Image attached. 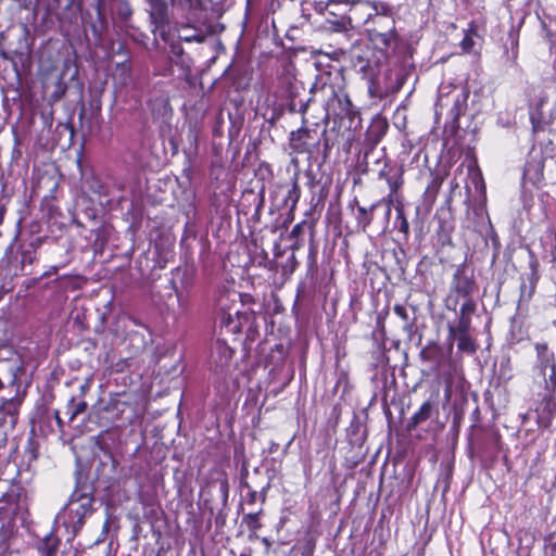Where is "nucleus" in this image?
I'll list each match as a JSON object with an SVG mask.
<instances>
[{
  "label": "nucleus",
  "mask_w": 556,
  "mask_h": 556,
  "mask_svg": "<svg viewBox=\"0 0 556 556\" xmlns=\"http://www.w3.org/2000/svg\"><path fill=\"white\" fill-rule=\"evenodd\" d=\"M534 349L536 362L532 368V380L543 389V393H538L534 412L538 425L547 428L556 415V361L546 343H535Z\"/></svg>",
  "instance_id": "1"
},
{
  "label": "nucleus",
  "mask_w": 556,
  "mask_h": 556,
  "mask_svg": "<svg viewBox=\"0 0 556 556\" xmlns=\"http://www.w3.org/2000/svg\"><path fill=\"white\" fill-rule=\"evenodd\" d=\"M93 513V495L90 490L76 489L70 496L62 514L59 515L68 528L77 532L85 523L86 518Z\"/></svg>",
  "instance_id": "2"
},
{
  "label": "nucleus",
  "mask_w": 556,
  "mask_h": 556,
  "mask_svg": "<svg viewBox=\"0 0 556 556\" xmlns=\"http://www.w3.org/2000/svg\"><path fill=\"white\" fill-rule=\"evenodd\" d=\"M336 5H345L350 8V14L348 17L342 16L341 18L337 20L333 23L336 30L345 29L346 20L350 23L361 22V20L363 18L362 16H358V11H365L367 13V16H371L372 14H375L379 21L388 20L387 17L379 16L377 7L368 0H327L326 2L319 1L315 4V9L318 12H324L328 11L329 8Z\"/></svg>",
  "instance_id": "3"
},
{
  "label": "nucleus",
  "mask_w": 556,
  "mask_h": 556,
  "mask_svg": "<svg viewBox=\"0 0 556 556\" xmlns=\"http://www.w3.org/2000/svg\"><path fill=\"white\" fill-rule=\"evenodd\" d=\"M330 94L326 101L327 117L353 119L357 114L356 108L352 104L349 96L343 90H334L329 87Z\"/></svg>",
  "instance_id": "4"
},
{
  "label": "nucleus",
  "mask_w": 556,
  "mask_h": 556,
  "mask_svg": "<svg viewBox=\"0 0 556 556\" xmlns=\"http://www.w3.org/2000/svg\"><path fill=\"white\" fill-rule=\"evenodd\" d=\"M25 508V495L20 489H11L0 497V522H11Z\"/></svg>",
  "instance_id": "5"
},
{
  "label": "nucleus",
  "mask_w": 556,
  "mask_h": 556,
  "mask_svg": "<svg viewBox=\"0 0 556 556\" xmlns=\"http://www.w3.org/2000/svg\"><path fill=\"white\" fill-rule=\"evenodd\" d=\"M233 351L224 341L217 340L212 348V366L215 371H224L232 359Z\"/></svg>",
  "instance_id": "6"
},
{
  "label": "nucleus",
  "mask_w": 556,
  "mask_h": 556,
  "mask_svg": "<svg viewBox=\"0 0 556 556\" xmlns=\"http://www.w3.org/2000/svg\"><path fill=\"white\" fill-rule=\"evenodd\" d=\"M544 160L541 154L531 155L523 169V178L532 184L536 185L543 179Z\"/></svg>",
  "instance_id": "7"
},
{
  "label": "nucleus",
  "mask_w": 556,
  "mask_h": 556,
  "mask_svg": "<svg viewBox=\"0 0 556 556\" xmlns=\"http://www.w3.org/2000/svg\"><path fill=\"white\" fill-rule=\"evenodd\" d=\"M473 280L465 275L463 269L458 268L453 276L452 289L458 296L466 299L471 298L470 295L473 291Z\"/></svg>",
  "instance_id": "8"
},
{
  "label": "nucleus",
  "mask_w": 556,
  "mask_h": 556,
  "mask_svg": "<svg viewBox=\"0 0 556 556\" xmlns=\"http://www.w3.org/2000/svg\"><path fill=\"white\" fill-rule=\"evenodd\" d=\"M58 546L59 539L52 533H49L37 543L36 551L38 556H55Z\"/></svg>",
  "instance_id": "9"
},
{
  "label": "nucleus",
  "mask_w": 556,
  "mask_h": 556,
  "mask_svg": "<svg viewBox=\"0 0 556 556\" xmlns=\"http://www.w3.org/2000/svg\"><path fill=\"white\" fill-rule=\"evenodd\" d=\"M358 16H362L363 20H361V22H356L357 24H366L369 18H371L374 16L375 18V24H378V25H382V24H387L389 26H391L388 31L386 33H382V34H379L382 38V41L384 43H388L393 37H394V29H393V20L390 18L389 16H387L388 20L386 21H379L375 14H372L371 16H367V13L365 11H358ZM383 17H386V15H382Z\"/></svg>",
  "instance_id": "10"
},
{
  "label": "nucleus",
  "mask_w": 556,
  "mask_h": 556,
  "mask_svg": "<svg viewBox=\"0 0 556 556\" xmlns=\"http://www.w3.org/2000/svg\"><path fill=\"white\" fill-rule=\"evenodd\" d=\"M440 188V184H438L435 180L429 185L422 195V206L417 207V214L420 213L421 210H424L425 214H428L431 211V207L433 203L435 202L437 193Z\"/></svg>",
  "instance_id": "11"
},
{
  "label": "nucleus",
  "mask_w": 556,
  "mask_h": 556,
  "mask_svg": "<svg viewBox=\"0 0 556 556\" xmlns=\"http://www.w3.org/2000/svg\"><path fill=\"white\" fill-rule=\"evenodd\" d=\"M433 409V403L430 401H426L419 407V409L410 417L408 427L416 428L418 425L425 422L431 417Z\"/></svg>",
  "instance_id": "12"
},
{
  "label": "nucleus",
  "mask_w": 556,
  "mask_h": 556,
  "mask_svg": "<svg viewBox=\"0 0 556 556\" xmlns=\"http://www.w3.org/2000/svg\"><path fill=\"white\" fill-rule=\"evenodd\" d=\"M86 409V401H76L75 397H72L66 405V415H68L70 421H73L78 415L83 414Z\"/></svg>",
  "instance_id": "13"
},
{
  "label": "nucleus",
  "mask_w": 556,
  "mask_h": 556,
  "mask_svg": "<svg viewBox=\"0 0 556 556\" xmlns=\"http://www.w3.org/2000/svg\"><path fill=\"white\" fill-rule=\"evenodd\" d=\"M308 136V130L299 129L291 132V147L299 153L307 151V146L302 141L304 137Z\"/></svg>",
  "instance_id": "14"
},
{
  "label": "nucleus",
  "mask_w": 556,
  "mask_h": 556,
  "mask_svg": "<svg viewBox=\"0 0 556 556\" xmlns=\"http://www.w3.org/2000/svg\"><path fill=\"white\" fill-rule=\"evenodd\" d=\"M301 197V189L298 182V178L294 177L292 181V186L288 191V194L285 199V203L288 205L290 203V208L294 210Z\"/></svg>",
  "instance_id": "15"
},
{
  "label": "nucleus",
  "mask_w": 556,
  "mask_h": 556,
  "mask_svg": "<svg viewBox=\"0 0 556 556\" xmlns=\"http://www.w3.org/2000/svg\"><path fill=\"white\" fill-rule=\"evenodd\" d=\"M457 340V348L467 353L476 352V344L469 333L452 336Z\"/></svg>",
  "instance_id": "16"
},
{
  "label": "nucleus",
  "mask_w": 556,
  "mask_h": 556,
  "mask_svg": "<svg viewBox=\"0 0 556 556\" xmlns=\"http://www.w3.org/2000/svg\"><path fill=\"white\" fill-rule=\"evenodd\" d=\"M536 280H538V275L533 270V273L531 275V286H530L529 290L527 291V287L525 283H522L520 287L519 306H521L523 303H526V304L529 303V301L531 300V298L534 293Z\"/></svg>",
  "instance_id": "17"
},
{
  "label": "nucleus",
  "mask_w": 556,
  "mask_h": 556,
  "mask_svg": "<svg viewBox=\"0 0 556 556\" xmlns=\"http://www.w3.org/2000/svg\"><path fill=\"white\" fill-rule=\"evenodd\" d=\"M1 410L9 416V422L13 427L17 420L18 403L13 399L9 400L2 404Z\"/></svg>",
  "instance_id": "18"
},
{
  "label": "nucleus",
  "mask_w": 556,
  "mask_h": 556,
  "mask_svg": "<svg viewBox=\"0 0 556 556\" xmlns=\"http://www.w3.org/2000/svg\"><path fill=\"white\" fill-rule=\"evenodd\" d=\"M377 205L378 204L375 203L369 208H366L364 206H358V208H357V212H358L357 220H358V224L362 225L363 230H365L366 227L370 225V223L372 220V217H371V215H369V213H372V211L377 207Z\"/></svg>",
  "instance_id": "19"
},
{
  "label": "nucleus",
  "mask_w": 556,
  "mask_h": 556,
  "mask_svg": "<svg viewBox=\"0 0 556 556\" xmlns=\"http://www.w3.org/2000/svg\"><path fill=\"white\" fill-rule=\"evenodd\" d=\"M179 39L187 41V42H192V41L200 42L203 40V37L195 29L185 26L179 30Z\"/></svg>",
  "instance_id": "20"
},
{
  "label": "nucleus",
  "mask_w": 556,
  "mask_h": 556,
  "mask_svg": "<svg viewBox=\"0 0 556 556\" xmlns=\"http://www.w3.org/2000/svg\"><path fill=\"white\" fill-rule=\"evenodd\" d=\"M471 319L467 317H459L457 326H450V336L469 333Z\"/></svg>",
  "instance_id": "21"
},
{
  "label": "nucleus",
  "mask_w": 556,
  "mask_h": 556,
  "mask_svg": "<svg viewBox=\"0 0 556 556\" xmlns=\"http://www.w3.org/2000/svg\"><path fill=\"white\" fill-rule=\"evenodd\" d=\"M476 311V303L471 298H466L465 302L460 306L459 317H467L471 319V315Z\"/></svg>",
  "instance_id": "22"
},
{
  "label": "nucleus",
  "mask_w": 556,
  "mask_h": 556,
  "mask_svg": "<svg viewBox=\"0 0 556 556\" xmlns=\"http://www.w3.org/2000/svg\"><path fill=\"white\" fill-rule=\"evenodd\" d=\"M476 36V33L473 30H468L463 40L460 41V47L464 52H470L475 46L473 37Z\"/></svg>",
  "instance_id": "23"
},
{
  "label": "nucleus",
  "mask_w": 556,
  "mask_h": 556,
  "mask_svg": "<svg viewBox=\"0 0 556 556\" xmlns=\"http://www.w3.org/2000/svg\"><path fill=\"white\" fill-rule=\"evenodd\" d=\"M260 511L251 513L245 516L247 525L251 530H257L261 528V523L258 521Z\"/></svg>",
  "instance_id": "24"
},
{
  "label": "nucleus",
  "mask_w": 556,
  "mask_h": 556,
  "mask_svg": "<svg viewBox=\"0 0 556 556\" xmlns=\"http://www.w3.org/2000/svg\"><path fill=\"white\" fill-rule=\"evenodd\" d=\"M533 131H540L543 129V124L538 112H532L530 115Z\"/></svg>",
  "instance_id": "25"
},
{
  "label": "nucleus",
  "mask_w": 556,
  "mask_h": 556,
  "mask_svg": "<svg viewBox=\"0 0 556 556\" xmlns=\"http://www.w3.org/2000/svg\"><path fill=\"white\" fill-rule=\"evenodd\" d=\"M393 311L402 320L408 321L409 316H408V312L405 308V306H403L401 304H396V305H394Z\"/></svg>",
  "instance_id": "26"
},
{
  "label": "nucleus",
  "mask_w": 556,
  "mask_h": 556,
  "mask_svg": "<svg viewBox=\"0 0 556 556\" xmlns=\"http://www.w3.org/2000/svg\"><path fill=\"white\" fill-rule=\"evenodd\" d=\"M545 548L549 551L551 556H556V536L549 535L545 541Z\"/></svg>",
  "instance_id": "27"
},
{
  "label": "nucleus",
  "mask_w": 556,
  "mask_h": 556,
  "mask_svg": "<svg viewBox=\"0 0 556 556\" xmlns=\"http://www.w3.org/2000/svg\"><path fill=\"white\" fill-rule=\"evenodd\" d=\"M399 216L397 218L401 219L400 230L404 233H407L409 230V225L407 219L405 218L403 211L401 208L397 210Z\"/></svg>",
  "instance_id": "28"
},
{
  "label": "nucleus",
  "mask_w": 556,
  "mask_h": 556,
  "mask_svg": "<svg viewBox=\"0 0 556 556\" xmlns=\"http://www.w3.org/2000/svg\"><path fill=\"white\" fill-rule=\"evenodd\" d=\"M118 68L122 71V74L125 76L124 81H123V83H125L126 79L129 78L130 67H129V65L123 63V64L118 65Z\"/></svg>",
  "instance_id": "29"
},
{
  "label": "nucleus",
  "mask_w": 556,
  "mask_h": 556,
  "mask_svg": "<svg viewBox=\"0 0 556 556\" xmlns=\"http://www.w3.org/2000/svg\"><path fill=\"white\" fill-rule=\"evenodd\" d=\"M387 181L390 186L391 192H395L399 188V184L396 181H393L391 178H388Z\"/></svg>",
  "instance_id": "30"
},
{
  "label": "nucleus",
  "mask_w": 556,
  "mask_h": 556,
  "mask_svg": "<svg viewBox=\"0 0 556 556\" xmlns=\"http://www.w3.org/2000/svg\"><path fill=\"white\" fill-rule=\"evenodd\" d=\"M89 388H90V384L88 381L80 386L81 396H84L89 391Z\"/></svg>",
  "instance_id": "31"
},
{
  "label": "nucleus",
  "mask_w": 556,
  "mask_h": 556,
  "mask_svg": "<svg viewBox=\"0 0 556 556\" xmlns=\"http://www.w3.org/2000/svg\"><path fill=\"white\" fill-rule=\"evenodd\" d=\"M54 417H55V420L58 422L59 428L62 429L63 428V420L60 417V412L59 410H55Z\"/></svg>",
  "instance_id": "32"
},
{
  "label": "nucleus",
  "mask_w": 556,
  "mask_h": 556,
  "mask_svg": "<svg viewBox=\"0 0 556 556\" xmlns=\"http://www.w3.org/2000/svg\"><path fill=\"white\" fill-rule=\"evenodd\" d=\"M256 495H257L256 491H251V492H250V498H249V502H250V503H254V502H255V500H256Z\"/></svg>",
  "instance_id": "33"
},
{
  "label": "nucleus",
  "mask_w": 556,
  "mask_h": 556,
  "mask_svg": "<svg viewBox=\"0 0 556 556\" xmlns=\"http://www.w3.org/2000/svg\"><path fill=\"white\" fill-rule=\"evenodd\" d=\"M299 229H300V225H296V226L293 228L292 232H293V233L299 232Z\"/></svg>",
  "instance_id": "34"
},
{
  "label": "nucleus",
  "mask_w": 556,
  "mask_h": 556,
  "mask_svg": "<svg viewBox=\"0 0 556 556\" xmlns=\"http://www.w3.org/2000/svg\"><path fill=\"white\" fill-rule=\"evenodd\" d=\"M456 306H457V302L455 301V302H454L453 307H452V306H450V305H448L447 307H448L450 309H455V308H456Z\"/></svg>",
  "instance_id": "35"
},
{
  "label": "nucleus",
  "mask_w": 556,
  "mask_h": 556,
  "mask_svg": "<svg viewBox=\"0 0 556 556\" xmlns=\"http://www.w3.org/2000/svg\"><path fill=\"white\" fill-rule=\"evenodd\" d=\"M173 50L175 53H179L181 51V49H179L178 51H176V47H173Z\"/></svg>",
  "instance_id": "36"
},
{
  "label": "nucleus",
  "mask_w": 556,
  "mask_h": 556,
  "mask_svg": "<svg viewBox=\"0 0 556 556\" xmlns=\"http://www.w3.org/2000/svg\"><path fill=\"white\" fill-rule=\"evenodd\" d=\"M4 440H5V439H4V437H3V435H1V437H0V443H2Z\"/></svg>",
  "instance_id": "37"
},
{
  "label": "nucleus",
  "mask_w": 556,
  "mask_h": 556,
  "mask_svg": "<svg viewBox=\"0 0 556 556\" xmlns=\"http://www.w3.org/2000/svg\"><path fill=\"white\" fill-rule=\"evenodd\" d=\"M240 556H251L250 554L242 553Z\"/></svg>",
  "instance_id": "38"
},
{
  "label": "nucleus",
  "mask_w": 556,
  "mask_h": 556,
  "mask_svg": "<svg viewBox=\"0 0 556 556\" xmlns=\"http://www.w3.org/2000/svg\"><path fill=\"white\" fill-rule=\"evenodd\" d=\"M329 13L332 15H337V13L334 11H329Z\"/></svg>",
  "instance_id": "39"
},
{
  "label": "nucleus",
  "mask_w": 556,
  "mask_h": 556,
  "mask_svg": "<svg viewBox=\"0 0 556 556\" xmlns=\"http://www.w3.org/2000/svg\"><path fill=\"white\" fill-rule=\"evenodd\" d=\"M72 556H77L76 553H74Z\"/></svg>",
  "instance_id": "40"
}]
</instances>
